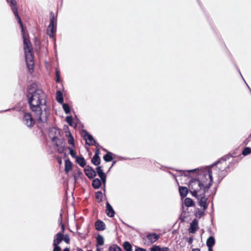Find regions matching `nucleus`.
Wrapping results in <instances>:
<instances>
[{
    "mask_svg": "<svg viewBox=\"0 0 251 251\" xmlns=\"http://www.w3.org/2000/svg\"><path fill=\"white\" fill-rule=\"evenodd\" d=\"M28 98L31 108L35 112L38 121L45 122L48 117L45 94L35 84H33L28 88Z\"/></svg>",
    "mask_w": 251,
    "mask_h": 251,
    "instance_id": "nucleus-1",
    "label": "nucleus"
},
{
    "mask_svg": "<svg viewBox=\"0 0 251 251\" xmlns=\"http://www.w3.org/2000/svg\"><path fill=\"white\" fill-rule=\"evenodd\" d=\"M12 9L15 16H17V18L19 19V22L21 25V26L22 27V31L24 43V49L25 52V60L27 64V67L29 71L30 72L31 70H32L34 63L33 61L32 51L31 50V48L30 46V42L28 39L27 34L23 27L21 21L20 20L19 16H17V12L13 8Z\"/></svg>",
    "mask_w": 251,
    "mask_h": 251,
    "instance_id": "nucleus-2",
    "label": "nucleus"
},
{
    "mask_svg": "<svg viewBox=\"0 0 251 251\" xmlns=\"http://www.w3.org/2000/svg\"><path fill=\"white\" fill-rule=\"evenodd\" d=\"M188 172H196L199 174L198 179L199 182L201 183V185L203 187V193L210 187L212 184V173L210 170L206 169L203 171H200L198 169H195L189 171Z\"/></svg>",
    "mask_w": 251,
    "mask_h": 251,
    "instance_id": "nucleus-3",
    "label": "nucleus"
},
{
    "mask_svg": "<svg viewBox=\"0 0 251 251\" xmlns=\"http://www.w3.org/2000/svg\"><path fill=\"white\" fill-rule=\"evenodd\" d=\"M198 179H192L189 183V190L193 196L198 198L205 193H203V187Z\"/></svg>",
    "mask_w": 251,
    "mask_h": 251,
    "instance_id": "nucleus-4",
    "label": "nucleus"
},
{
    "mask_svg": "<svg viewBox=\"0 0 251 251\" xmlns=\"http://www.w3.org/2000/svg\"><path fill=\"white\" fill-rule=\"evenodd\" d=\"M55 31L56 25L54 22V19H52L50 21V24L48 27V33L50 37H53Z\"/></svg>",
    "mask_w": 251,
    "mask_h": 251,
    "instance_id": "nucleus-5",
    "label": "nucleus"
},
{
    "mask_svg": "<svg viewBox=\"0 0 251 251\" xmlns=\"http://www.w3.org/2000/svg\"><path fill=\"white\" fill-rule=\"evenodd\" d=\"M85 175L90 178L94 177L96 175V172L91 167L87 166L84 169Z\"/></svg>",
    "mask_w": 251,
    "mask_h": 251,
    "instance_id": "nucleus-6",
    "label": "nucleus"
},
{
    "mask_svg": "<svg viewBox=\"0 0 251 251\" xmlns=\"http://www.w3.org/2000/svg\"><path fill=\"white\" fill-rule=\"evenodd\" d=\"M24 121L28 126H31L34 124V122L31 117V115L29 113L25 114L24 116Z\"/></svg>",
    "mask_w": 251,
    "mask_h": 251,
    "instance_id": "nucleus-7",
    "label": "nucleus"
},
{
    "mask_svg": "<svg viewBox=\"0 0 251 251\" xmlns=\"http://www.w3.org/2000/svg\"><path fill=\"white\" fill-rule=\"evenodd\" d=\"M82 136L84 139L86 140V142L88 145H93L95 142L93 137L86 132L82 133Z\"/></svg>",
    "mask_w": 251,
    "mask_h": 251,
    "instance_id": "nucleus-8",
    "label": "nucleus"
},
{
    "mask_svg": "<svg viewBox=\"0 0 251 251\" xmlns=\"http://www.w3.org/2000/svg\"><path fill=\"white\" fill-rule=\"evenodd\" d=\"M197 198L199 200L200 206L202 207L203 209H205L207 208V200L206 199L204 198V194Z\"/></svg>",
    "mask_w": 251,
    "mask_h": 251,
    "instance_id": "nucleus-9",
    "label": "nucleus"
},
{
    "mask_svg": "<svg viewBox=\"0 0 251 251\" xmlns=\"http://www.w3.org/2000/svg\"><path fill=\"white\" fill-rule=\"evenodd\" d=\"M59 134V130L54 128L51 129L50 131V136L53 141H55L56 139L58 138V135Z\"/></svg>",
    "mask_w": 251,
    "mask_h": 251,
    "instance_id": "nucleus-10",
    "label": "nucleus"
},
{
    "mask_svg": "<svg viewBox=\"0 0 251 251\" xmlns=\"http://www.w3.org/2000/svg\"><path fill=\"white\" fill-rule=\"evenodd\" d=\"M97 172L98 174V175L101 178L103 183L104 184L106 181V175L100 169V167H99L97 168Z\"/></svg>",
    "mask_w": 251,
    "mask_h": 251,
    "instance_id": "nucleus-11",
    "label": "nucleus"
},
{
    "mask_svg": "<svg viewBox=\"0 0 251 251\" xmlns=\"http://www.w3.org/2000/svg\"><path fill=\"white\" fill-rule=\"evenodd\" d=\"M63 235L61 233H57L54 237L53 246H58V245L63 240Z\"/></svg>",
    "mask_w": 251,
    "mask_h": 251,
    "instance_id": "nucleus-12",
    "label": "nucleus"
},
{
    "mask_svg": "<svg viewBox=\"0 0 251 251\" xmlns=\"http://www.w3.org/2000/svg\"><path fill=\"white\" fill-rule=\"evenodd\" d=\"M159 238L158 235L155 233L150 234L147 236V239L151 243L155 242Z\"/></svg>",
    "mask_w": 251,
    "mask_h": 251,
    "instance_id": "nucleus-13",
    "label": "nucleus"
},
{
    "mask_svg": "<svg viewBox=\"0 0 251 251\" xmlns=\"http://www.w3.org/2000/svg\"><path fill=\"white\" fill-rule=\"evenodd\" d=\"M215 244V240L213 237H209L207 241V245L209 247V251H212V247Z\"/></svg>",
    "mask_w": 251,
    "mask_h": 251,
    "instance_id": "nucleus-14",
    "label": "nucleus"
},
{
    "mask_svg": "<svg viewBox=\"0 0 251 251\" xmlns=\"http://www.w3.org/2000/svg\"><path fill=\"white\" fill-rule=\"evenodd\" d=\"M106 207H107V209H106L107 214L110 217L113 216V215L114 214V211L112 206L110 205V204L109 203H107Z\"/></svg>",
    "mask_w": 251,
    "mask_h": 251,
    "instance_id": "nucleus-15",
    "label": "nucleus"
},
{
    "mask_svg": "<svg viewBox=\"0 0 251 251\" xmlns=\"http://www.w3.org/2000/svg\"><path fill=\"white\" fill-rule=\"evenodd\" d=\"M65 171L66 173H68V172L72 169V163L69 160H65Z\"/></svg>",
    "mask_w": 251,
    "mask_h": 251,
    "instance_id": "nucleus-16",
    "label": "nucleus"
},
{
    "mask_svg": "<svg viewBox=\"0 0 251 251\" xmlns=\"http://www.w3.org/2000/svg\"><path fill=\"white\" fill-rule=\"evenodd\" d=\"M101 184V181L99 179L95 178L93 181L92 185L94 188L98 189L100 186Z\"/></svg>",
    "mask_w": 251,
    "mask_h": 251,
    "instance_id": "nucleus-17",
    "label": "nucleus"
},
{
    "mask_svg": "<svg viewBox=\"0 0 251 251\" xmlns=\"http://www.w3.org/2000/svg\"><path fill=\"white\" fill-rule=\"evenodd\" d=\"M151 251H169L167 248H160L159 246H154L151 249Z\"/></svg>",
    "mask_w": 251,
    "mask_h": 251,
    "instance_id": "nucleus-18",
    "label": "nucleus"
},
{
    "mask_svg": "<svg viewBox=\"0 0 251 251\" xmlns=\"http://www.w3.org/2000/svg\"><path fill=\"white\" fill-rule=\"evenodd\" d=\"M179 190L182 197H185L188 193V189L185 187H180Z\"/></svg>",
    "mask_w": 251,
    "mask_h": 251,
    "instance_id": "nucleus-19",
    "label": "nucleus"
},
{
    "mask_svg": "<svg viewBox=\"0 0 251 251\" xmlns=\"http://www.w3.org/2000/svg\"><path fill=\"white\" fill-rule=\"evenodd\" d=\"M76 161L82 167H84L86 164L84 159L82 157H76Z\"/></svg>",
    "mask_w": 251,
    "mask_h": 251,
    "instance_id": "nucleus-20",
    "label": "nucleus"
},
{
    "mask_svg": "<svg viewBox=\"0 0 251 251\" xmlns=\"http://www.w3.org/2000/svg\"><path fill=\"white\" fill-rule=\"evenodd\" d=\"M96 227L98 230H103L104 228V224L103 222L98 221L96 223Z\"/></svg>",
    "mask_w": 251,
    "mask_h": 251,
    "instance_id": "nucleus-21",
    "label": "nucleus"
},
{
    "mask_svg": "<svg viewBox=\"0 0 251 251\" xmlns=\"http://www.w3.org/2000/svg\"><path fill=\"white\" fill-rule=\"evenodd\" d=\"M100 158L97 155H95L92 158V162L96 165H99L100 163Z\"/></svg>",
    "mask_w": 251,
    "mask_h": 251,
    "instance_id": "nucleus-22",
    "label": "nucleus"
},
{
    "mask_svg": "<svg viewBox=\"0 0 251 251\" xmlns=\"http://www.w3.org/2000/svg\"><path fill=\"white\" fill-rule=\"evenodd\" d=\"M56 100L59 103H62L63 100L62 93L60 91H58L57 93Z\"/></svg>",
    "mask_w": 251,
    "mask_h": 251,
    "instance_id": "nucleus-23",
    "label": "nucleus"
},
{
    "mask_svg": "<svg viewBox=\"0 0 251 251\" xmlns=\"http://www.w3.org/2000/svg\"><path fill=\"white\" fill-rule=\"evenodd\" d=\"M185 204L187 206H192L193 204V201L190 198H186L184 201Z\"/></svg>",
    "mask_w": 251,
    "mask_h": 251,
    "instance_id": "nucleus-24",
    "label": "nucleus"
},
{
    "mask_svg": "<svg viewBox=\"0 0 251 251\" xmlns=\"http://www.w3.org/2000/svg\"><path fill=\"white\" fill-rule=\"evenodd\" d=\"M124 247L126 251H131L132 247L130 244L127 242H125L124 243Z\"/></svg>",
    "mask_w": 251,
    "mask_h": 251,
    "instance_id": "nucleus-25",
    "label": "nucleus"
},
{
    "mask_svg": "<svg viewBox=\"0 0 251 251\" xmlns=\"http://www.w3.org/2000/svg\"><path fill=\"white\" fill-rule=\"evenodd\" d=\"M197 223H193V224H192L191 226V228L190 229V232H192V233L195 232V231L197 229Z\"/></svg>",
    "mask_w": 251,
    "mask_h": 251,
    "instance_id": "nucleus-26",
    "label": "nucleus"
},
{
    "mask_svg": "<svg viewBox=\"0 0 251 251\" xmlns=\"http://www.w3.org/2000/svg\"><path fill=\"white\" fill-rule=\"evenodd\" d=\"M104 160H105L106 161H107V162L111 161L112 159V157L111 156V154L110 153H108V154L105 155L104 156Z\"/></svg>",
    "mask_w": 251,
    "mask_h": 251,
    "instance_id": "nucleus-27",
    "label": "nucleus"
},
{
    "mask_svg": "<svg viewBox=\"0 0 251 251\" xmlns=\"http://www.w3.org/2000/svg\"><path fill=\"white\" fill-rule=\"evenodd\" d=\"M98 244L102 245L103 244V238L101 236H98L97 239Z\"/></svg>",
    "mask_w": 251,
    "mask_h": 251,
    "instance_id": "nucleus-28",
    "label": "nucleus"
},
{
    "mask_svg": "<svg viewBox=\"0 0 251 251\" xmlns=\"http://www.w3.org/2000/svg\"><path fill=\"white\" fill-rule=\"evenodd\" d=\"M109 251H122L121 249L118 246L110 247L109 249Z\"/></svg>",
    "mask_w": 251,
    "mask_h": 251,
    "instance_id": "nucleus-29",
    "label": "nucleus"
},
{
    "mask_svg": "<svg viewBox=\"0 0 251 251\" xmlns=\"http://www.w3.org/2000/svg\"><path fill=\"white\" fill-rule=\"evenodd\" d=\"M251 153V149L249 148H246L244 149V150L243 151V154L244 155H248Z\"/></svg>",
    "mask_w": 251,
    "mask_h": 251,
    "instance_id": "nucleus-30",
    "label": "nucleus"
},
{
    "mask_svg": "<svg viewBox=\"0 0 251 251\" xmlns=\"http://www.w3.org/2000/svg\"><path fill=\"white\" fill-rule=\"evenodd\" d=\"M96 198L99 201H101L102 198V194L101 192H98L96 193Z\"/></svg>",
    "mask_w": 251,
    "mask_h": 251,
    "instance_id": "nucleus-31",
    "label": "nucleus"
},
{
    "mask_svg": "<svg viewBox=\"0 0 251 251\" xmlns=\"http://www.w3.org/2000/svg\"><path fill=\"white\" fill-rule=\"evenodd\" d=\"M63 108L67 114H68L70 112L69 107L68 105H67V104H63Z\"/></svg>",
    "mask_w": 251,
    "mask_h": 251,
    "instance_id": "nucleus-32",
    "label": "nucleus"
},
{
    "mask_svg": "<svg viewBox=\"0 0 251 251\" xmlns=\"http://www.w3.org/2000/svg\"><path fill=\"white\" fill-rule=\"evenodd\" d=\"M70 153L73 157H75L76 158V152L74 150L70 149Z\"/></svg>",
    "mask_w": 251,
    "mask_h": 251,
    "instance_id": "nucleus-33",
    "label": "nucleus"
},
{
    "mask_svg": "<svg viewBox=\"0 0 251 251\" xmlns=\"http://www.w3.org/2000/svg\"><path fill=\"white\" fill-rule=\"evenodd\" d=\"M63 240H64L66 243L69 244L70 242V239L67 236H63Z\"/></svg>",
    "mask_w": 251,
    "mask_h": 251,
    "instance_id": "nucleus-34",
    "label": "nucleus"
},
{
    "mask_svg": "<svg viewBox=\"0 0 251 251\" xmlns=\"http://www.w3.org/2000/svg\"><path fill=\"white\" fill-rule=\"evenodd\" d=\"M72 119L71 117H67L66 118V121L70 125H72L71 124V122H72Z\"/></svg>",
    "mask_w": 251,
    "mask_h": 251,
    "instance_id": "nucleus-35",
    "label": "nucleus"
},
{
    "mask_svg": "<svg viewBox=\"0 0 251 251\" xmlns=\"http://www.w3.org/2000/svg\"><path fill=\"white\" fill-rule=\"evenodd\" d=\"M60 248L57 245L54 246L53 251H60Z\"/></svg>",
    "mask_w": 251,
    "mask_h": 251,
    "instance_id": "nucleus-36",
    "label": "nucleus"
},
{
    "mask_svg": "<svg viewBox=\"0 0 251 251\" xmlns=\"http://www.w3.org/2000/svg\"><path fill=\"white\" fill-rule=\"evenodd\" d=\"M68 141L70 144H71V145L74 144V139L73 138V137L72 136H71L69 138Z\"/></svg>",
    "mask_w": 251,
    "mask_h": 251,
    "instance_id": "nucleus-37",
    "label": "nucleus"
},
{
    "mask_svg": "<svg viewBox=\"0 0 251 251\" xmlns=\"http://www.w3.org/2000/svg\"><path fill=\"white\" fill-rule=\"evenodd\" d=\"M7 1L8 2H9L10 1H11V6H14L15 4V1L14 0H7Z\"/></svg>",
    "mask_w": 251,
    "mask_h": 251,
    "instance_id": "nucleus-38",
    "label": "nucleus"
},
{
    "mask_svg": "<svg viewBox=\"0 0 251 251\" xmlns=\"http://www.w3.org/2000/svg\"><path fill=\"white\" fill-rule=\"evenodd\" d=\"M135 251H147L145 249L141 248H137Z\"/></svg>",
    "mask_w": 251,
    "mask_h": 251,
    "instance_id": "nucleus-39",
    "label": "nucleus"
},
{
    "mask_svg": "<svg viewBox=\"0 0 251 251\" xmlns=\"http://www.w3.org/2000/svg\"><path fill=\"white\" fill-rule=\"evenodd\" d=\"M77 176H76V174H75L74 175V179H75V182H76L77 180Z\"/></svg>",
    "mask_w": 251,
    "mask_h": 251,
    "instance_id": "nucleus-40",
    "label": "nucleus"
},
{
    "mask_svg": "<svg viewBox=\"0 0 251 251\" xmlns=\"http://www.w3.org/2000/svg\"><path fill=\"white\" fill-rule=\"evenodd\" d=\"M58 75H59V74H58V72H57L56 73V75H57V81H59Z\"/></svg>",
    "mask_w": 251,
    "mask_h": 251,
    "instance_id": "nucleus-41",
    "label": "nucleus"
},
{
    "mask_svg": "<svg viewBox=\"0 0 251 251\" xmlns=\"http://www.w3.org/2000/svg\"><path fill=\"white\" fill-rule=\"evenodd\" d=\"M77 175H78V176H80L81 175H82V173H81V172L78 171Z\"/></svg>",
    "mask_w": 251,
    "mask_h": 251,
    "instance_id": "nucleus-42",
    "label": "nucleus"
},
{
    "mask_svg": "<svg viewBox=\"0 0 251 251\" xmlns=\"http://www.w3.org/2000/svg\"><path fill=\"white\" fill-rule=\"evenodd\" d=\"M64 251H69V249L66 248V249H65L64 250Z\"/></svg>",
    "mask_w": 251,
    "mask_h": 251,
    "instance_id": "nucleus-43",
    "label": "nucleus"
},
{
    "mask_svg": "<svg viewBox=\"0 0 251 251\" xmlns=\"http://www.w3.org/2000/svg\"><path fill=\"white\" fill-rule=\"evenodd\" d=\"M58 162L60 164H62V161L61 160H59Z\"/></svg>",
    "mask_w": 251,
    "mask_h": 251,
    "instance_id": "nucleus-44",
    "label": "nucleus"
},
{
    "mask_svg": "<svg viewBox=\"0 0 251 251\" xmlns=\"http://www.w3.org/2000/svg\"><path fill=\"white\" fill-rule=\"evenodd\" d=\"M192 251H200V250L198 249H194Z\"/></svg>",
    "mask_w": 251,
    "mask_h": 251,
    "instance_id": "nucleus-45",
    "label": "nucleus"
},
{
    "mask_svg": "<svg viewBox=\"0 0 251 251\" xmlns=\"http://www.w3.org/2000/svg\"><path fill=\"white\" fill-rule=\"evenodd\" d=\"M97 251H100V250L99 249H98Z\"/></svg>",
    "mask_w": 251,
    "mask_h": 251,
    "instance_id": "nucleus-46",
    "label": "nucleus"
}]
</instances>
